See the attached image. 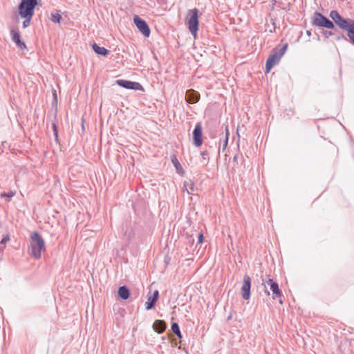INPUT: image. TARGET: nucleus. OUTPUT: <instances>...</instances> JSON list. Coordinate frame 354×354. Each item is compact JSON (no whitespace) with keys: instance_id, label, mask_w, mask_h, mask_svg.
<instances>
[{"instance_id":"6ab92c4d","label":"nucleus","mask_w":354,"mask_h":354,"mask_svg":"<svg viewBox=\"0 0 354 354\" xmlns=\"http://www.w3.org/2000/svg\"><path fill=\"white\" fill-rule=\"evenodd\" d=\"M92 48H93V51L97 55L106 56L109 53V50H107L106 48H105L104 47L99 46L95 43H93V44L92 45Z\"/></svg>"},{"instance_id":"a878e982","label":"nucleus","mask_w":354,"mask_h":354,"mask_svg":"<svg viewBox=\"0 0 354 354\" xmlns=\"http://www.w3.org/2000/svg\"><path fill=\"white\" fill-rule=\"evenodd\" d=\"M53 133L55 138V140H58V131H57V127L55 123L53 124Z\"/></svg>"},{"instance_id":"f8f14e48","label":"nucleus","mask_w":354,"mask_h":354,"mask_svg":"<svg viewBox=\"0 0 354 354\" xmlns=\"http://www.w3.org/2000/svg\"><path fill=\"white\" fill-rule=\"evenodd\" d=\"M250 289H251V279L245 274L243 277V285L241 287L242 297L245 300H248L250 297Z\"/></svg>"},{"instance_id":"bb28decb","label":"nucleus","mask_w":354,"mask_h":354,"mask_svg":"<svg viewBox=\"0 0 354 354\" xmlns=\"http://www.w3.org/2000/svg\"><path fill=\"white\" fill-rule=\"evenodd\" d=\"M172 162H173L174 167L176 168V169H178V167H181L180 162H178V160L176 159V158L175 156H174V158L172 159Z\"/></svg>"},{"instance_id":"7c9ffc66","label":"nucleus","mask_w":354,"mask_h":354,"mask_svg":"<svg viewBox=\"0 0 354 354\" xmlns=\"http://www.w3.org/2000/svg\"><path fill=\"white\" fill-rule=\"evenodd\" d=\"M198 243H202V242H203V234H202V233H200V234H198Z\"/></svg>"},{"instance_id":"dca6fc26","label":"nucleus","mask_w":354,"mask_h":354,"mask_svg":"<svg viewBox=\"0 0 354 354\" xmlns=\"http://www.w3.org/2000/svg\"><path fill=\"white\" fill-rule=\"evenodd\" d=\"M159 297V292L158 290H155L151 296L148 297V301L146 302V309L147 310H149L154 308L156 303Z\"/></svg>"},{"instance_id":"c85d7f7f","label":"nucleus","mask_w":354,"mask_h":354,"mask_svg":"<svg viewBox=\"0 0 354 354\" xmlns=\"http://www.w3.org/2000/svg\"><path fill=\"white\" fill-rule=\"evenodd\" d=\"M10 240L9 236L6 235L5 236L1 241L0 243L3 245L6 244L8 241Z\"/></svg>"},{"instance_id":"9b49d317","label":"nucleus","mask_w":354,"mask_h":354,"mask_svg":"<svg viewBox=\"0 0 354 354\" xmlns=\"http://www.w3.org/2000/svg\"><path fill=\"white\" fill-rule=\"evenodd\" d=\"M133 21L139 31L145 36L149 37L150 35V28L147 22L139 16L136 15Z\"/></svg>"},{"instance_id":"72a5a7b5","label":"nucleus","mask_w":354,"mask_h":354,"mask_svg":"<svg viewBox=\"0 0 354 354\" xmlns=\"http://www.w3.org/2000/svg\"><path fill=\"white\" fill-rule=\"evenodd\" d=\"M279 303L282 304V300L281 299L279 300Z\"/></svg>"},{"instance_id":"aec40b11","label":"nucleus","mask_w":354,"mask_h":354,"mask_svg":"<svg viewBox=\"0 0 354 354\" xmlns=\"http://www.w3.org/2000/svg\"><path fill=\"white\" fill-rule=\"evenodd\" d=\"M194 184L192 180H189L184 183V188L189 194H192L194 189Z\"/></svg>"},{"instance_id":"393cba45","label":"nucleus","mask_w":354,"mask_h":354,"mask_svg":"<svg viewBox=\"0 0 354 354\" xmlns=\"http://www.w3.org/2000/svg\"><path fill=\"white\" fill-rule=\"evenodd\" d=\"M322 34L325 37V38L328 39L330 36L334 35V32L330 30H323L322 31Z\"/></svg>"},{"instance_id":"cd10ccee","label":"nucleus","mask_w":354,"mask_h":354,"mask_svg":"<svg viewBox=\"0 0 354 354\" xmlns=\"http://www.w3.org/2000/svg\"><path fill=\"white\" fill-rule=\"evenodd\" d=\"M14 193L12 192H8V193H3L1 194V197H8L9 198H11L14 196Z\"/></svg>"},{"instance_id":"f3484780","label":"nucleus","mask_w":354,"mask_h":354,"mask_svg":"<svg viewBox=\"0 0 354 354\" xmlns=\"http://www.w3.org/2000/svg\"><path fill=\"white\" fill-rule=\"evenodd\" d=\"M166 327L167 324L164 320L157 319L153 324V328L158 333H163Z\"/></svg>"},{"instance_id":"f03ea898","label":"nucleus","mask_w":354,"mask_h":354,"mask_svg":"<svg viewBox=\"0 0 354 354\" xmlns=\"http://www.w3.org/2000/svg\"><path fill=\"white\" fill-rule=\"evenodd\" d=\"M329 17L339 28L347 31L348 37L354 44V20L343 17L337 10H331Z\"/></svg>"},{"instance_id":"423d86ee","label":"nucleus","mask_w":354,"mask_h":354,"mask_svg":"<svg viewBox=\"0 0 354 354\" xmlns=\"http://www.w3.org/2000/svg\"><path fill=\"white\" fill-rule=\"evenodd\" d=\"M189 17L186 20V25L191 34L196 37L198 30V12L199 10L197 8H194L188 11Z\"/></svg>"},{"instance_id":"b1692460","label":"nucleus","mask_w":354,"mask_h":354,"mask_svg":"<svg viewBox=\"0 0 354 354\" xmlns=\"http://www.w3.org/2000/svg\"><path fill=\"white\" fill-rule=\"evenodd\" d=\"M225 139L224 140V143H223V148L225 149L227 145V142H228V137H229V131H228V127L227 126L225 127Z\"/></svg>"},{"instance_id":"ddd939ff","label":"nucleus","mask_w":354,"mask_h":354,"mask_svg":"<svg viewBox=\"0 0 354 354\" xmlns=\"http://www.w3.org/2000/svg\"><path fill=\"white\" fill-rule=\"evenodd\" d=\"M202 134H203V129H202L201 123L198 122L196 124L195 128L192 133L193 141H194V144L196 147H200L202 145V144H203Z\"/></svg>"},{"instance_id":"473e14b6","label":"nucleus","mask_w":354,"mask_h":354,"mask_svg":"<svg viewBox=\"0 0 354 354\" xmlns=\"http://www.w3.org/2000/svg\"><path fill=\"white\" fill-rule=\"evenodd\" d=\"M306 33H307V35H308V36H310V35H311V33H310V30H307Z\"/></svg>"},{"instance_id":"4be33fe9","label":"nucleus","mask_w":354,"mask_h":354,"mask_svg":"<svg viewBox=\"0 0 354 354\" xmlns=\"http://www.w3.org/2000/svg\"><path fill=\"white\" fill-rule=\"evenodd\" d=\"M19 16L24 19V21H23V27L24 28H27L28 26H29L30 24V21H31V19L33 17V15H19Z\"/></svg>"},{"instance_id":"f257e3e1","label":"nucleus","mask_w":354,"mask_h":354,"mask_svg":"<svg viewBox=\"0 0 354 354\" xmlns=\"http://www.w3.org/2000/svg\"><path fill=\"white\" fill-rule=\"evenodd\" d=\"M329 17L339 28L347 31L348 37L354 44V20L343 17L337 10H331Z\"/></svg>"},{"instance_id":"2f4dec72","label":"nucleus","mask_w":354,"mask_h":354,"mask_svg":"<svg viewBox=\"0 0 354 354\" xmlns=\"http://www.w3.org/2000/svg\"><path fill=\"white\" fill-rule=\"evenodd\" d=\"M237 161H238V155L236 154L233 158V162H237Z\"/></svg>"},{"instance_id":"4468645a","label":"nucleus","mask_w":354,"mask_h":354,"mask_svg":"<svg viewBox=\"0 0 354 354\" xmlns=\"http://www.w3.org/2000/svg\"><path fill=\"white\" fill-rule=\"evenodd\" d=\"M200 97V93L194 89H189L186 91L185 100L189 104H195L198 102Z\"/></svg>"},{"instance_id":"9d476101","label":"nucleus","mask_w":354,"mask_h":354,"mask_svg":"<svg viewBox=\"0 0 354 354\" xmlns=\"http://www.w3.org/2000/svg\"><path fill=\"white\" fill-rule=\"evenodd\" d=\"M115 83L119 86L127 89L139 90L144 91L142 86L139 82H132L126 80H117Z\"/></svg>"},{"instance_id":"20e7f679","label":"nucleus","mask_w":354,"mask_h":354,"mask_svg":"<svg viewBox=\"0 0 354 354\" xmlns=\"http://www.w3.org/2000/svg\"><path fill=\"white\" fill-rule=\"evenodd\" d=\"M46 249L45 241L37 232L31 234L30 238V254L35 259L41 258V252Z\"/></svg>"},{"instance_id":"39448f33","label":"nucleus","mask_w":354,"mask_h":354,"mask_svg":"<svg viewBox=\"0 0 354 354\" xmlns=\"http://www.w3.org/2000/svg\"><path fill=\"white\" fill-rule=\"evenodd\" d=\"M37 5L41 6V0H21L18 5L19 15H34Z\"/></svg>"},{"instance_id":"6e6552de","label":"nucleus","mask_w":354,"mask_h":354,"mask_svg":"<svg viewBox=\"0 0 354 354\" xmlns=\"http://www.w3.org/2000/svg\"><path fill=\"white\" fill-rule=\"evenodd\" d=\"M262 285L264 286V291L266 295H270V292L268 290V286H270V289L272 292V298L276 299L281 298L282 296L281 291L279 288V285L276 281H274L272 279L268 277L267 279H262Z\"/></svg>"},{"instance_id":"412c9836","label":"nucleus","mask_w":354,"mask_h":354,"mask_svg":"<svg viewBox=\"0 0 354 354\" xmlns=\"http://www.w3.org/2000/svg\"><path fill=\"white\" fill-rule=\"evenodd\" d=\"M171 330L172 332L176 335V336L181 339L182 338V334H181V332H180V327H179V325L176 323V322H174L171 324Z\"/></svg>"},{"instance_id":"f704fd0d","label":"nucleus","mask_w":354,"mask_h":354,"mask_svg":"<svg viewBox=\"0 0 354 354\" xmlns=\"http://www.w3.org/2000/svg\"><path fill=\"white\" fill-rule=\"evenodd\" d=\"M3 249L2 248H0V251H3Z\"/></svg>"},{"instance_id":"2eb2a0df","label":"nucleus","mask_w":354,"mask_h":354,"mask_svg":"<svg viewBox=\"0 0 354 354\" xmlns=\"http://www.w3.org/2000/svg\"><path fill=\"white\" fill-rule=\"evenodd\" d=\"M10 35L12 37V40L15 43L17 47L21 50L26 49V44L21 40V35L19 31L11 30Z\"/></svg>"},{"instance_id":"0eeeda50","label":"nucleus","mask_w":354,"mask_h":354,"mask_svg":"<svg viewBox=\"0 0 354 354\" xmlns=\"http://www.w3.org/2000/svg\"><path fill=\"white\" fill-rule=\"evenodd\" d=\"M312 25L317 27L334 29L335 28L333 21L328 19L322 13L316 11L312 17Z\"/></svg>"},{"instance_id":"7ed1b4c3","label":"nucleus","mask_w":354,"mask_h":354,"mask_svg":"<svg viewBox=\"0 0 354 354\" xmlns=\"http://www.w3.org/2000/svg\"><path fill=\"white\" fill-rule=\"evenodd\" d=\"M329 17L339 28L347 31L348 37L354 44V20L343 17L337 10H331Z\"/></svg>"},{"instance_id":"5701e85b","label":"nucleus","mask_w":354,"mask_h":354,"mask_svg":"<svg viewBox=\"0 0 354 354\" xmlns=\"http://www.w3.org/2000/svg\"><path fill=\"white\" fill-rule=\"evenodd\" d=\"M50 19L54 23H59L62 19V16L59 12L52 13Z\"/></svg>"},{"instance_id":"c756f323","label":"nucleus","mask_w":354,"mask_h":354,"mask_svg":"<svg viewBox=\"0 0 354 354\" xmlns=\"http://www.w3.org/2000/svg\"><path fill=\"white\" fill-rule=\"evenodd\" d=\"M201 154L203 159H206L207 156H208V152L207 151H202Z\"/></svg>"},{"instance_id":"a211bd4d","label":"nucleus","mask_w":354,"mask_h":354,"mask_svg":"<svg viewBox=\"0 0 354 354\" xmlns=\"http://www.w3.org/2000/svg\"><path fill=\"white\" fill-rule=\"evenodd\" d=\"M118 294L122 299L126 300L130 296V291L126 286H122L119 288Z\"/></svg>"},{"instance_id":"1a4fd4ad","label":"nucleus","mask_w":354,"mask_h":354,"mask_svg":"<svg viewBox=\"0 0 354 354\" xmlns=\"http://www.w3.org/2000/svg\"><path fill=\"white\" fill-rule=\"evenodd\" d=\"M287 48L288 44H286L281 49L269 56L266 63V69L267 73H268L270 69L280 61Z\"/></svg>"}]
</instances>
